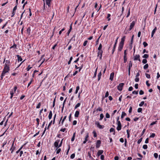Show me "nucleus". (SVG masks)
<instances>
[{
	"label": "nucleus",
	"instance_id": "de8ad7c7",
	"mask_svg": "<svg viewBox=\"0 0 160 160\" xmlns=\"http://www.w3.org/2000/svg\"><path fill=\"white\" fill-rule=\"evenodd\" d=\"M145 75H146V77L148 78H150V74H148V73H146Z\"/></svg>",
	"mask_w": 160,
	"mask_h": 160
},
{
	"label": "nucleus",
	"instance_id": "a878e982",
	"mask_svg": "<svg viewBox=\"0 0 160 160\" xmlns=\"http://www.w3.org/2000/svg\"><path fill=\"white\" fill-rule=\"evenodd\" d=\"M75 133H76L75 132H74L73 133V136H72V137L71 138V141L72 142H73L74 139H75Z\"/></svg>",
	"mask_w": 160,
	"mask_h": 160
},
{
	"label": "nucleus",
	"instance_id": "72a5a7b5",
	"mask_svg": "<svg viewBox=\"0 0 160 160\" xmlns=\"http://www.w3.org/2000/svg\"><path fill=\"white\" fill-rule=\"evenodd\" d=\"M99 120H102L104 117L102 113H101L100 114Z\"/></svg>",
	"mask_w": 160,
	"mask_h": 160
},
{
	"label": "nucleus",
	"instance_id": "39448f33",
	"mask_svg": "<svg viewBox=\"0 0 160 160\" xmlns=\"http://www.w3.org/2000/svg\"><path fill=\"white\" fill-rule=\"evenodd\" d=\"M136 23V22L135 21H133L131 23L130 26V28L128 30L130 31L133 28Z\"/></svg>",
	"mask_w": 160,
	"mask_h": 160
},
{
	"label": "nucleus",
	"instance_id": "e2e57ef3",
	"mask_svg": "<svg viewBox=\"0 0 160 160\" xmlns=\"http://www.w3.org/2000/svg\"><path fill=\"white\" fill-rule=\"evenodd\" d=\"M144 92L142 90H141L139 91V93L140 95H143L144 94Z\"/></svg>",
	"mask_w": 160,
	"mask_h": 160
},
{
	"label": "nucleus",
	"instance_id": "aec40b11",
	"mask_svg": "<svg viewBox=\"0 0 160 160\" xmlns=\"http://www.w3.org/2000/svg\"><path fill=\"white\" fill-rule=\"evenodd\" d=\"M16 56L18 58V62L21 61L22 60V58L21 57L18 55H16Z\"/></svg>",
	"mask_w": 160,
	"mask_h": 160
},
{
	"label": "nucleus",
	"instance_id": "ddd939ff",
	"mask_svg": "<svg viewBox=\"0 0 160 160\" xmlns=\"http://www.w3.org/2000/svg\"><path fill=\"white\" fill-rule=\"evenodd\" d=\"M101 143V141L100 140H98L97 141L96 148H98L100 146Z\"/></svg>",
	"mask_w": 160,
	"mask_h": 160
},
{
	"label": "nucleus",
	"instance_id": "bf43d9fd",
	"mask_svg": "<svg viewBox=\"0 0 160 160\" xmlns=\"http://www.w3.org/2000/svg\"><path fill=\"white\" fill-rule=\"evenodd\" d=\"M154 156L155 158H157L158 156V153H155L154 154Z\"/></svg>",
	"mask_w": 160,
	"mask_h": 160
},
{
	"label": "nucleus",
	"instance_id": "2f4dec72",
	"mask_svg": "<svg viewBox=\"0 0 160 160\" xmlns=\"http://www.w3.org/2000/svg\"><path fill=\"white\" fill-rule=\"evenodd\" d=\"M102 45L101 43H100L99 46V47L98 48V50H102Z\"/></svg>",
	"mask_w": 160,
	"mask_h": 160
},
{
	"label": "nucleus",
	"instance_id": "1a4fd4ad",
	"mask_svg": "<svg viewBox=\"0 0 160 160\" xmlns=\"http://www.w3.org/2000/svg\"><path fill=\"white\" fill-rule=\"evenodd\" d=\"M140 55L139 54H137L134 56V60L136 61L138 60L139 61H140V60L139 58Z\"/></svg>",
	"mask_w": 160,
	"mask_h": 160
},
{
	"label": "nucleus",
	"instance_id": "680f3d73",
	"mask_svg": "<svg viewBox=\"0 0 160 160\" xmlns=\"http://www.w3.org/2000/svg\"><path fill=\"white\" fill-rule=\"evenodd\" d=\"M139 79L138 78L136 77V78L135 79V81L136 82H139Z\"/></svg>",
	"mask_w": 160,
	"mask_h": 160
},
{
	"label": "nucleus",
	"instance_id": "a19ab883",
	"mask_svg": "<svg viewBox=\"0 0 160 160\" xmlns=\"http://www.w3.org/2000/svg\"><path fill=\"white\" fill-rule=\"evenodd\" d=\"M75 35H74L71 38V39H70V40L69 42L71 41V40H73V41H75Z\"/></svg>",
	"mask_w": 160,
	"mask_h": 160
},
{
	"label": "nucleus",
	"instance_id": "0eeeda50",
	"mask_svg": "<svg viewBox=\"0 0 160 160\" xmlns=\"http://www.w3.org/2000/svg\"><path fill=\"white\" fill-rule=\"evenodd\" d=\"M117 125L118 126L117 128V129L118 131H120L121 129V123L120 122H117Z\"/></svg>",
	"mask_w": 160,
	"mask_h": 160
},
{
	"label": "nucleus",
	"instance_id": "6e6d98bb",
	"mask_svg": "<svg viewBox=\"0 0 160 160\" xmlns=\"http://www.w3.org/2000/svg\"><path fill=\"white\" fill-rule=\"evenodd\" d=\"M65 30V28H63L59 32V34L60 35L62 33V32L64 31Z\"/></svg>",
	"mask_w": 160,
	"mask_h": 160
},
{
	"label": "nucleus",
	"instance_id": "f704fd0d",
	"mask_svg": "<svg viewBox=\"0 0 160 160\" xmlns=\"http://www.w3.org/2000/svg\"><path fill=\"white\" fill-rule=\"evenodd\" d=\"M148 64H146L144 66H143V68L144 69H146L148 68Z\"/></svg>",
	"mask_w": 160,
	"mask_h": 160
},
{
	"label": "nucleus",
	"instance_id": "69168bd1",
	"mask_svg": "<svg viewBox=\"0 0 160 160\" xmlns=\"http://www.w3.org/2000/svg\"><path fill=\"white\" fill-rule=\"evenodd\" d=\"M108 95H109L108 92V91H107L105 93V98L107 97L108 96Z\"/></svg>",
	"mask_w": 160,
	"mask_h": 160
},
{
	"label": "nucleus",
	"instance_id": "473e14b6",
	"mask_svg": "<svg viewBox=\"0 0 160 160\" xmlns=\"http://www.w3.org/2000/svg\"><path fill=\"white\" fill-rule=\"evenodd\" d=\"M83 67V65L82 64L80 66L78 67V69H79L78 70V72H80L81 69Z\"/></svg>",
	"mask_w": 160,
	"mask_h": 160
},
{
	"label": "nucleus",
	"instance_id": "6e6552de",
	"mask_svg": "<svg viewBox=\"0 0 160 160\" xmlns=\"http://www.w3.org/2000/svg\"><path fill=\"white\" fill-rule=\"evenodd\" d=\"M118 39V38H117V39H116V40L115 42V43L114 44V45L113 46V49L112 50V54L115 51V48H116V45H117V44Z\"/></svg>",
	"mask_w": 160,
	"mask_h": 160
},
{
	"label": "nucleus",
	"instance_id": "052dcab7",
	"mask_svg": "<svg viewBox=\"0 0 160 160\" xmlns=\"http://www.w3.org/2000/svg\"><path fill=\"white\" fill-rule=\"evenodd\" d=\"M88 42V41H87V40H86V41H85L84 42V43H83V46H85L86 45H87V43Z\"/></svg>",
	"mask_w": 160,
	"mask_h": 160
},
{
	"label": "nucleus",
	"instance_id": "f3484780",
	"mask_svg": "<svg viewBox=\"0 0 160 160\" xmlns=\"http://www.w3.org/2000/svg\"><path fill=\"white\" fill-rule=\"evenodd\" d=\"M103 151L102 150H99L98 152L97 155L98 157H99L103 153Z\"/></svg>",
	"mask_w": 160,
	"mask_h": 160
},
{
	"label": "nucleus",
	"instance_id": "2eb2a0df",
	"mask_svg": "<svg viewBox=\"0 0 160 160\" xmlns=\"http://www.w3.org/2000/svg\"><path fill=\"white\" fill-rule=\"evenodd\" d=\"M157 29V28L156 27H155L154 28L153 30L152 31L151 33V37H152L153 36L155 32H156V30Z\"/></svg>",
	"mask_w": 160,
	"mask_h": 160
},
{
	"label": "nucleus",
	"instance_id": "09e8293b",
	"mask_svg": "<svg viewBox=\"0 0 160 160\" xmlns=\"http://www.w3.org/2000/svg\"><path fill=\"white\" fill-rule=\"evenodd\" d=\"M41 105V102H40L38 103V105L37 106L36 108H40Z\"/></svg>",
	"mask_w": 160,
	"mask_h": 160
},
{
	"label": "nucleus",
	"instance_id": "7ed1b4c3",
	"mask_svg": "<svg viewBox=\"0 0 160 160\" xmlns=\"http://www.w3.org/2000/svg\"><path fill=\"white\" fill-rule=\"evenodd\" d=\"M95 124L97 126V127L99 129H103L104 127L103 125H101L100 124L99 122L98 121H96Z\"/></svg>",
	"mask_w": 160,
	"mask_h": 160
},
{
	"label": "nucleus",
	"instance_id": "dca6fc26",
	"mask_svg": "<svg viewBox=\"0 0 160 160\" xmlns=\"http://www.w3.org/2000/svg\"><path fill=\"white\" fill-rule=\"evenodd\" d=\"M6 62L5 63L4 65V66H9V65L10 64V62L9 60H6L5 61Z\"/></svg>",
	"mask_w": 160,
	"mask_h": 160
},
{
	"label": "nucleus",
	"instance_id": "4c0bfd02",
	"mask_svg": "<svg viewBox=\"0 0 160 160\" xmlns=\"http://www.w3.org/2000/svg\"><path fill=\"white\" fill-rule=\"evenodd\" d=\"M127 137L128 138H129L130 137V133H129V131L128 129L127 130Z\"/></svg>",
	"mask_w": 160,
	"mask_h": 160
},
{
	"label": "nucleus",
	"instance_id": "603ef678",
	"mask_svg": "<svg viewBox=\"0 0 160 160\" xmlns=\"http://www.w3.org/2000/svg\"><path fill=\"white\" fill-rule=\"evenodd\" d=\"M75 156V154L74 153H73L70 156V158L71 159H73L74 158Z\"/></svg>",
	"mask_w": 160,
	"mask_h": 160
},
{
	"label": "nucleus",
	"instance_id": "c85d7f7f",
	"mask_svg": "<svg viewBox=\"0 0 160 160\" xmlns=\"http://www.w3.org/2000/svg\"><path fill=\"white\" fill-rule=\"evenodd\" d=\"M56 150V153L58 154L61 152V149L58 148H57Z\"/></svg>",
	"mask_w": 160,
	"mask_h": 160
},
{
	"label": "nucleus",
	"instance_id": "a211bd4d",
	"mask_svg": "<svg viewBox=\"0 0 160 160\" xmlns=\"http://www.w3.org/2000/svg\"><path fill=\"white\" fill-rule=\"evenodd\" d=\"M132 62L131 61H130L129 63L128 64V71H130L131 70V68L132 66Z\"/></svg>",
	"mask_w": 160,
	"mask_h": 160
},
{
	"label": "nucleus",
	"instance_id": "9b49d317",
	"mask_svg": "<svg viewBox=\"0 0 160 160\" xmlns=\"http://www.w3.org/2000/svg\"><path fill=\"white\" fill-rule=\"evenodd\" d=\"M60 141L59 140H57L54 143V146L56 148H59V147H58V143Z\"/></svg>",
	"mask_w": 160,
	"mask_h": 160
},
{
	"label": "nucleus",
	"instance_id": "ea45409f",
	"mask_svg": "<svg viewBox=\"0 0 160 160\" xmlns=\"http://www.w3.org/2000/svg\"><path fill=\"white\" fill-rule=\"evenodd\" d=\"M36 120L37 122V127H38V126L39 124V121L40 120L39 118H37L36 119Z\"/></svg>",
	"mask_w": 160,
	"mask_h": 160
},
{
	"label": "nucleus",
	"instance_id": "7c9ffc66",
	"mask_svg": "<svg viewBox=\"0 0 160 160\" xmlns=\"http://www.w3.org/2000/svg\"><path fill=\"white\" fill-rule=\"evenodd\" d=\"M79 88H80L79 86H78L76 87L75 92V94H77L78 93V91L79 89Z\"/></svg>",
	"mask_w": 160,
	"mask_h": 160
},
{
	"label": "nucleus",
	"instance_id": "864d4df0",
	"mask_svg": "<svg viewBox=\"0 0 160 160\" xmlns=\"http://www.w3.org/2000/svg\"><path fill=\"white\" fill-rule=\"evenodd\" d=\"M142 148L143 149H147L148 148V146L146 144H144Z\"/></svg>",
	"mask_w": 160,
	"mask_h": 160
},
{
	"label": "nucleus",
	"instance_id": "cd10ccee",
	"mask_svg": "<svg viewBox=\"0 0 160 160\" xmlns=\"http://www.w3.org/2000/svg\"><path fill=\"white\" fill-rule=\"evenodd\" d=\"M134 35H133L130 41V45L131 46L132 45V44L133 42V38H134Z\"/></svg>",
	"mask_w": 160,
	"mask_h": 160
},
{
	"label": "nucleus",
	"instance_id": "f257e3e1",
	"mask_svg": "<svg viewBox=\"0 0 160 160\" xmlns=\"http://www.w3.org/2000/svg\"><path fill=\"white\" fill-rule=\"evenodd\" d=\"M10 70L9 66H4L2 72L5 74L6 73L8 72Z\"/></svg>",
	"mask_w": 160,
	"mask_h": 160
},
{
	"label": "nucleus",
	"instance_id": "c756f323",
	"mask_svg": "<svg viewBox=\"0 0 160 160\" xmlns=\"http://www.w3.org/2000/svg\"><path fill=\"white\" fill-rule=\"evenodd\" d=\"M80 105L81 104L80 103H78L75 106L74 109H77L80 106Z\"/></svg>",
	"mask_w": 160,
	"mask_h": 160
},
{
	"label": "nucleus",
	"instance_id": "37998d69",
	"mask_svg": "<svg viewBox=\"0 0 160 160\" xmlns=\"http://www.w3.org/2000/svg\"><path fill=\"white\" fill-rule=\"evenodd\" d=\"M5 74L4 73L2 72V73L1 74V80H2V79L3 78V77L4 76H5Z\"/></svg>",
	"mask_w": 160,
	"mask_h": 160
},
{
	"label": "nucleus",
	"instance_id": "6ab92c4d",
	"mask_svg": "<svg viewBox=\"0 0 160 160\" xmlns=\"http://www.w3.org/2000/svg\"><path fill=\"white\" fill-rule=\"evenodd\" d=\"M79 114V112L78 111H76L75 112V113L74 114V116L75 117L77 118L78 117Z\"/></svg>",
	"mask_w": 160,
	"mask_h": 160
},
{
	"label": "nucleus",
	"instance_id": "bb28decb",
	"mask_svg": "<svg viewBox=\"0 0 160 160\" xmlns=\"http://www.w3.org/2000/svg\"><path fill=\"white\" fill-rule=\"evenodd\" d=\"M66 118H67V116H64V117L63 118L62 120L61 125H63V124L64 123V121L66 119Z\"/></svg>",
	"mask_w": 160,
	"mask_h": 160
},
{
	"label": "nucleus",
	"instance_id": "79ce46f5",
	"mask_svg": "<svg viewBox=\"0 0 160 160\" xmlns=\"http://www.w3.org/2000/svg\"><path fill=\"white\" fill-rule=\"evenodd\" d=\"M97 111H102V109L100 107H99L96 110Z\"/></svg>",
	"mask_w": 160,
	"mask_h": 160
},
{
	"label": "nucleus",
	"instance_id": "20e7f679",
	"mask_svg": "<svg viewBox=\"0 0 160 160\" xmlns=\"http://www.w3.org/2000/svg\"><path fill=\"white\" fill-rule=\"evenodd\" d=\"M123 85L124 83H120L118 86V89L119 91H121L122 90Z\"/></svg>",
	"mask_w": 160,
	"mask_h": 160
},
{
	"label": "nucleus",
	"instance_id": "8fccbe9b",
	"mask_svg": "<svg viewBox=\"0 0 160 160\" xmlns=\"http://www.w3.org/2000/svg\"><path fill=\"white\" fill-rule=\"evenodd\" d=\"M124 62V63H126L127 61V56H124L123 57Z\"/></svg>",
	"mask_w": 160,
	"mask_h": 160
},
{
	"label": "nucleus",
	"instance_id": "f8f14e48",
	"mask_svg": "<svg viewBox=\"0 0 160 160\" xmlns=\"http://www.w3.org/2000/svg\"><path fill=\"white\" fill-rule=\"evenodd\" d=\"M43 2L45 1L46 4L49 7L51 5V2L52 0H42Z\"/></svg>",
	"mask_w": 160,
	"mask_h": 160
},
{
	"label": "nucleus",
	"instance_id": "9d476101",
	"mask_svg": "<svg viewBox=\"0 0 160 160\" xmlns=\"http://www.w3.org/2000/svg\"><path fill=\"white\" fill-rule=\"evenodd\" d=\"M16 148L14 146V142H13L12 147L10 149V150L11 151V153H12L13 151L15 150Z\"/></svg>",
	"mask_w": 160,
	"mask_h": 160
},
{
	"label": "nucleus",
	"instance_id": "5fc2aeb1",
	"mask_svg": "<svg viewBox=\"0 0 160 160\" xmlns=\"http://www.w3.org/2000/svg\"><path fill=\"white\" fill-rule=\"evenodd\" d=\"M32 68V67H30V65H28V68H27V70L28 71H29L31 68Z\"/></svg>",
	"mask_w": 160,
	"mask_h": 160
},
{
	"label": "nucleus",
	"instance_id": "c03bdc74",
	"mask_svg": "<svg viewBox=\"0 0 160 160\" xmlns=\"http://www.w3.org/2000/svg\"><path fill=\"white\" fill-rule=\"evenodd\" d=\"M130 9L129 8L128 10V13H127V15L126 16V17L127 18H128L129 16L130 15Z\"/></svg>",
	"mask_w": 160,
	"mask_h": 160
},
{
	"label": "nucleus",
	"instance_id": "49530a36",
	"mask_svg": "<svg viewBox=\"0 0 160 160\" xmlns=\"http://www.w3.org/2000/svg\"><path fill=\"white\" fill-rule=\"evenodd\" d=\"M147 62V59H143L142 62L144 64H146Z\"/></svg>",
	"mask_w": 160,
	"mask_h": 160
},
{
	"label": "nucleus",
	"instance_id": "338daca9",
	"mask_svg": "<svg viewBox=\"0 0 160 160\" xmlns=\"http://www.w3.org/2000/svg\"><path fill=\"white\" fill-rule=\"evenodd\" d=\"M155 136V134L154 133H152L150 136V138H154Z\"/></svg>",
	"mask_w": 160,
	"mask_h": 160
},
{
	"label": "nucleus",
	"instance_id": "5701e85b",
	"mask_svg": "<svg viewBox=\"0 0 160 160\" xmlns=\"http://www.w3.org/2000/svg\"><path fill=\"white\" fill-rule=\"evenodd\" d=\"M52 111H50L49 112V115H48V118L49 119H51L52 118Z\"/></svg>",
	"mask_w": 160,
	"mask_h": 160
},
{
	"label": "nucleus",
	"instance_id": "e433bc0d",
	"mask_svg": "<svg viewBox=\"0 0 160 160\" xmlns=\"http://www.w3.org/2000/svg\"><path fill=\"white\" fill-rule=\"evenodd\" d=\"M110 17H111V14H109V13L108 14V16L107 17V18L108 19V21H109L111 20V18H110Z\"/></svg>",
	"mask_w": 160,
	"mask_h": 160
},
{
	"label": "nucleus",
	"instance_id": "c9c22d12",
	"mask_svg": "<svg viewBox=\"0 0 160 160\" xmlns=\"http://www.w3.org/2000/svg\"><path fill=\"white\" fill-rule=\"evenodd\" d=\"M149 57V55L147 54H144V55L142 56V57L144 58H148Z\"/></svg>",
	"mask_w": 160,
	"mask_h": 160
},
{
	"label": "nucleus",
	"instance_id": "393cba45",
	"mask_svg": "<svg viewBox=\"0 0 160 160\" xmlns=\"http://www.w3.org/2000/svg\"><path fill=\"white\" fill-rule=\"evenodd\" d=\"M126 115V114L124 112H122L121 116V118H123Z\"/></svg>",
	"mask_w": 160,
	"mask_h": 160
},
{
	"label": "nucleus",
	"instance_id": "4be33fe9",
	"mask_svg": "<svg viewBox=\"0 0 160 160\" xmlns=\"http://www.w3.org/2000/svg\"><path fill=\"white\" fill-rule=\"evenodd\" d=\"M44 55H43L41 57V60H42V62H41V64H42L45 60V58H44Z\"/></svg>",
	"mask_w": 160,
	"mask_h": 160
},
{
	"label": "nucleus",
	"instance_id": "a18cd8bd",
	"mask_svg": "<svg viewBox=\"0 0 160 160\" xmlns=\"http://www.w3.org/2000/svg\"><path fill=\"white\" fill-rule=\"evenodd\" d=\"M144 104V101H142L140 103L139 105L140 107L142 106Z\"/></svg>",
	"mask_w": 160,
	"mask_h": 160
},
{
	"label": "nucleus",
	"instance_id": "774afa93",
	"mask_svg": "<svg viewBox=\"0 0 160 160\" xmlns=\"http://www.w3.org/2000/svg\"><path fill=\"white\" fill-rule=\"evenodd\" d=\"M110 132H114L115 131L114 129L113 128H111L110 129Z\"/></svg>",
	"mask_w": 160,
	"mask_h": 160
},
{
	"label": "nucleus",
	"instance_id": "0e129e2a",
	"mask_svg": "<svg viewBox=\"0 0 160 160\" xmlns=\"http://www.w3.org/2000/svg\"><path fill=\"white\" fill-rule=\"evenodd\" d=\"M132 93L133 94H137L138 93V91H134L132 92Z\"/></svg>",
	"mask_w": 160,
	"mask_h": 160
},
{
	"label": "nucleus",
	"instance_id": "13d9d810",
	"mask_svg": "<svg viewBox=\"0 0 160 160\" xmlns=\"http://www.w3.org/2000/svg\"><path fill=\"white\" fill-rule=\"evenodd\" d=\"M88 137H89L88 134V133H87V135H86V136H85V140L88 141Z\"/></svg>",
	"mask_w": 160,
	"mask_h": 160
},
{
	"label": "nucleus",
	"instance_id": "58836bf2",
	"mask_svg": "<svg viewBox=\"0 0 160 160\" xmlns=\"http://www.w3.org/2000/svg\"><path fill=\"white\" fill-rule=\"evenodd\" d=\"M27 31L28 33L29 34H30V32H31V29H30V27H28L27 28Z\"/></svg>",
	"mask_w": 160,
	"mask_h": 160
},
{
	"label": "nucleus",
	"instance_id": "412c9836",
	"mask_svg": "<svg viewBox=\"0 0 160 160\" xmlns=\"http://www.w3.org/2000/svg\"><path fill=\"white\" fill-rule=\"evenodd\" d=\"M125 36H123V37L121 38V40L120 43L124 44V42L125 39Z\"/></svg>",
	"mask_w": 160,
	"mask_h": 160
},
{
	"label": "nucleus",
	"instance_id": "423d86ee",
	"mask_svg": "<svg viewBox=\"0 0 160 160\" xmlns=\"http://www.w3.org/2000/svg\"><path fill=\"white\" fill-rule=\"evenodd\" d=\"M124 44L119 43V46L118 48V51H121L122 49Z\"/></svg>",
	"mask_w": 160,
	"mask_h": 160
},
{
	"label": "nucleus",
	"instance_id": "3c124183",
	"mask_svg": "<svg viewBox=\"0 0 160 160\" xmlns=\"http://www.w3.org/2000/svg\"><path fill=\"white\" fill-rule=\"evenodd\" d=\"M143 44L145 47H146L148 45V43L145 42H143Z\"/></svg>",
	"mask_w": 160,
	"mask_h": 160
},
{
	"label": "nucleus",
	"instance_id": "b1692460",
	"mask_svg": "<svg viewBox=\"0 0 160 160\" xmlns=\"http://www.w3.org/2000/svg\"><path fill=\"white\" fill-rule=\"evenodd\" d=\"M101 75H102L101 72L100 71V72L98 74V81L100 80V79Z\"/></svg>",
	"mask_w": 160,
	"mask_h": 160
},
{
	"label": "nucleus",
	"instance_id": "4468645a",
	"mask_svg": "<svg viewBox=\"0 0 160 160\" xmlns=\"http://www.w3.org/2000/svg\"><path fill=\"white\" fill-rule=\"evenodd\" d=\"M114 76V73L113 72H112L110 75L109 79L111 81H112Z\"/></svg>",
	"mask_w": 160,
	"mask_h": 160
},
{
	"label": "nucleus",
	"instance_id": "f03ea898",
	"mask_svg": "<svg viewBox=\"0 0 160 160\" xmlns=\"http://www.w3.org/2000/svg\"><path fill=\"white\" fill-rule=\"evenodd\" d=\"M103 51L102 50H98V57L99 58L100 60H101Z\"/></svg>",
	"mask_w": 160,
	"mask_h": 160
},
{
	"label": "nucleus",
	"instance_id": "4d7b16f0",
	"mask_svg": "<svg viewBox=\"0 0 160 160\" xmlns=\"http://www.w3.org/2000/svg\"><path fill=\"white\" fill-rule=\"evenodd\" d=\"M142 109L141 108H138V112H142Z\"/></svg>",
	"mask_w": 160,
	"mask_h": 160
}]
</instances>
